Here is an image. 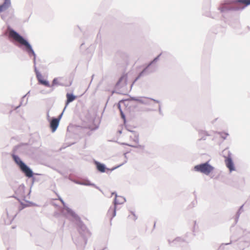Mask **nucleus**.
I'll use <instances>...</instances> for the list:
<instances>
[{"mask_svg":"<svg viewBox=\"0 0 250 250\" xmlns=\"http://www.w3.org/2000/svg\"><path fill=\"white\" fill-rule=\"evenodd\" d=\"M10 4V0H0V13L6 11Z\"/></svg>","mask_w":250,"mask_h":250,"instance_id":"20e7f679","label":"nucleus"},{"mask_svg":"<svg viewBox=\"0 0 250 250\" xmlns=\"http://www.w3.org/2000/svg\"><path fill=\"white\" fill-rule=\"evenodd\" d=\"M9 37L21 44L24 45L27 49L28 53L30 55L32 54L34 56V60H35V54L31 45L21 36H20L18 33H17L13 29H10L9 30Z\"/></svg>","mask_w":250,"mask_h":250,"instance_id":"f257e3e1","label":"nucleus"},{"mask_svg":"<svg viewBox=\"0 0 250 250\" xmlns=\"http://www.w3.org/2000/svg\"><path fill=\"white\" fill-rule=\"evenodd\" d=\"M122 81H125V83H126L127 81V75L126 74H124L121 77L118 83H119L121 82Z\"/></svg>","mask_w":250,"mask_h":250,"instance_id":"9b49d317","label":"nucleus"},{"mask_svg":"<svg viewBox=\"0 0 250 250\" xmlns=\"http://www.w3.org/2000/svg\"><path fill=\"white\" fill-rule=\"evenodd\" d=\"M96 164L97 166V168L99 171L101 172H105V167L104 165L100 164V163L98 162H96Z\"/></svg>","mask_w":250,"mask_h":250,"instance_id":"1a4fd4ad","label":"nucleus"},{"mask_svg":"<svg viewBox=\"0 0 250 250\" xmlns=\"http://www.w3.org/2000/svg\"><path fill=\"white\" fill-rule=\"evenodd\" d=\"M13 158L15 163L19 166L21 170L25 174V175L30 178L33 176L32 171L22 162L21 159L15 155H13Z\"/></svg>","mask_w":250,"mask_h":250,"instance_id":"f03ea898","label":"nucleus"},{"mask_svg":"<svg viewBox=\"0 0 250 250\" xmlns=\"http://www.w3.org/2000/svg\"><path fill=\"white\" fill-rule=\"evenodd\" d=\"M145 71V70H144L143 71H142L140 74L139 75H138V76L136 78V79H135V81H137L141 76L143 74V73H144V72Z\"/></svg>","mask_w":250,"mask_h":250,"instance_id":"ddd939ff","label":"nucleus"},{"mask_svg":"<svg viewBox=\"0 0 250 250\" xmlns=\"http://www.w3.org/2000/svg\"><path fill=\"white\" fill-rule=\"evenodd\" d=\"M37 77L38 80L41 84L48 87L50 86L49 83L43 79V77L41 74L37 73Z\"/></svg>","mask_w":250,"mask_h":250,"instance_id":"0eeeda50","label":"nucleus"},{"mask_svg":"<svg viewBox=\"0 0 250 250\" xmlns=\"http://www.w3.org/2000/svg\"><path fill=\"white\" fill-rule=\"evenodd\" d=\"M238 2L244 4L246 5L250 4V0H239Z\"/></svg>","mask_w":250,"mask_h":250,"instance_id":"f8f14e48","label":"nucleus"},{"mask_svg":"<svg viewBox=\"0 0 250 250\" xmlns=\"http://www.w3.org/2000/svg\"><path fill=\"white\" fill-rule=\"evenodd\" d=\"M138 137H136V140H135V143L137 144L138 143Z\"/></svg>","mask_w":250,"mask_h":250,"instance_id":"2eb2a0df","label":"nucleus"},{"mask_svg":"<svg viewBox=\"0 0 250 250\" xmlns=\"http://www.w3.org/2000/svg\"><path fill=\"white\" fill-rule=\"evenodd\" d=\"M194 169L196 171L200 172L206 175H208L213 171L214 167L209 165L208 162L195 166Z\"/></svg>","mask_w":250,"mask_h":250,"instance_id":"7ed1b4c3","label":"nucleus"},{"mask_svg":"<svg viewBox=\"0 0 250 250\" xmlns=\"http://www.w3.org/2000/svg\"><path fill=\"white\" fill-rule=\"evenodd\" d=\"M118 107L120 108V112H121V114L122 117L123 118H125V116H124V114H123V112H122V110H121V108H120V105H119Z\"/></svg>","mask_w":250,"mask_h":250,"instance_id":"4468645a","label":"nucleus"},{"mask_svg":"<svg viewBox=\"0 0 250 250\" xmlns=\"http://www.w3.org/2000/svg\"><path fill=\"white\" fill-rule=\"evenodd\" d=\"M108 214L112 217H114L116 215V208L115 207H111L108 211Z\"/></svg>","mask_w":250,"mask_h":250,"instance_id":"9d476101","label":"nucleus"},{"mask_svg":"<svg viewBox=\"0 0 250 250\" xmlns=\"http://www.w3.org/2000/svg\"><path fill=\"white\" fill-rule=\"evenodd\" d=\"M62 114L60 115L58 118L53 119L50 122V128L52 132H54L57 129L60 119L61 118Z\"/></svg>","mask_w":250,"mask_h":250,"instance_id":"39448f33","label":"nucleus"},{"mask_svg":"<svg viewBox=\"0 0 250 250\" xmlns=\"http://www.w3.org/2000/svg\"><path fill=\"white\" fill-rule=\"evenodd\" d=\"M225 164L227 167L229 169L230 171H232L234 170V167L233 165V163L232 161L231 156L230 155H229L228 157H225Z\"/></svg>","mask_w":250,"mask_h":250,"instance_id":"423d86ee","label":"nucleus"},{"mask_svg":"<svg viewBox=\"0 0 250 250\" xmlns=\"http://www.w3.org/2000/svg\"><path fill=\"white\" fill-rule=\"evenodd\" d=\"M67 101L66 102V104L67 105L69 103L73 101L76 98L75 96H74L72 94L67 93L66 94Z\"/></svg>","mask_w":250,"mask_h":250,"instance_id":"6e6552de","label":"nucleus"},{"mask_svg":"<svg viewBox=\"0 0 250 250\" xmlns=\"http://www.w3.org/2000/svg\"><path fill=\"white\" fill-rule=\"evenodd\" d=\"M131 216H132V217H134V219H136V217H135V215H134L133 213H132V214H131Z\"/></svg>","mask_w":250,"mask_h":250,"instance_id":"dca6fc26","label":"nucleus"}]
</instances>
